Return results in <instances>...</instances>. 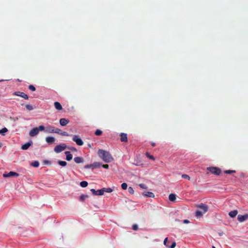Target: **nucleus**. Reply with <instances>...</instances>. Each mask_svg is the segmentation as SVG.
Wrapping results in <instances>:
<instances>
[{
    "instance_id": "f257e3e1",
    "label": "nucleus",
    "mask_w": 248,
    "mask_h": 248,
    "mask_svg": "<svg viewBox=\"0 0 248 248\" xmlns=\"http://www.w3.org/2000/svg\"><path fill=\"white\" fill-rule=\"evenodd\" d=\"M98 155L106 163H109L113 160L111 154L108 151L102 149H99L98 151Z\"/></svg>"
},
{
    "instance_id": "f03ea898",
    "label": "nucleus",
    "mask_w": 248,
    "mask_h": 248,
    "mask_svg": "<svg viewBox=\"0 0 248 248\" xmlns=\"http://www.w3.org/2000/svg\"><path fill=\"white\" fill-rule=\"evenodd\" d=\"M207 170L212 173L216 175H219L221 172L219 168L215 167H208Z\"/></svg>"
},
{
    "instance_id": "7ed1b4c3",
    "label": "nucleus",
    "mask_w": 248,
    "mask_h": 248,
    "mask_svg": "<svg viewBox=\"0 0 248 248\" xmlns=\"http://www.w3.org/2000/svg\"><path fill=\"white\" fill-rule=\"evenodd\" d=\"M66 148V145L65 144L63 143L61 144L58 145L56 146L54 148V151L57 153H59L63 150H64Z\"/></svg>"
},
{
    "instance_id": "20e7f679",
    "label": "nucleus",
    "mask_w": 248,
    "mask_h": 248,
    "mask_svg": "<svg viewBox=\"0 0 248 248\" xmlns=\"http://www.w3.org/2000/svg\"><path fill=\"white\" fill-rule=\"evenodd\" d=\"M196 207L201 209L203 214L206 213L208 210V206L205 204L201 203L196 205Z\"/></svg>"
},
{
    "instance_id": "39448f33",
    "label": "nucleus",
    "mask_w": 248,
    "mask_h": 248,
    "mask_svg": "<svg viewBox=\"0 0 248 248\" xmlns=\"http://www.w3.org/2000/svg\"><path fill=\"white\" fill-rule=\"evenodd\" d=\"M72 139L79 146H82L83 144V141L78 135H74Z\"/></svg>"
},
{
    "instance_id": "423d86ee",
    "label": "nucleus",
    "mask_w": 248,
    "mask_h": 248,
    "mask_svg": "<svg viewBox=\"0 0 248 248\" xmlns=\"http://www.w3.org/2000/svg\"><path fill=\"white\" fill-rule=\"evenodd\" d=\"M13 94L15 95L20 96V97L24 98V99H26V100L29 99L28 95L23 92L17 91V92H14Z\"/></svg>"
},
{
    "instance_id": "0eeeda50",
    "label": "nucleus",
    "mask_w": 248,
    "mask_h": 248,
    "mask_svg": "<svg viewBox=\"0 0 248 248\" xmlns=\"http://www.w3.org/2000/svg\"><path fill=\"white\" fill-rule=\"evenodd\" d=\"M19 176V174L18 173L14 172V171H10L9 172L7 173H4L3 174V176L5 178L10 177H18Z\"/></svg>"
},
{
    "instance_id": "6e6552de",
    "label": "nucleus",
    "mask_w": 248,
    "mask_h": 248,
    "mask_svg": "<svg viewBox=\"0 0 248 248\" xmlns=\"http://www.w3.org/2000/svg\"><path fill=\"white\" fill-rule=\"evenodd\" d=\"M39 133V129L37 127L32 128L29 133V135L31 137H34Z\"/></svg>"
},
{
    "instance_id": "1a4fd4ad",
    "label": "nucleus",
    "mask_w": 248,
    "mask_h": 248,
    "mask_svg": "<svg viewBox=\"0 0 248 248\" xmlns=\"http://www.w3.org/2000/svg\"><path fill=\"white\" fill-rule=\"evenodd\" d=\"M248 219V214H246L244 215H238L237 219L239 222H243Z\"/></svg>"
},
{
    "instance_id": "9d476101",
    "label": "nucleus",
    "mask_w": 248,
    "mask_h": 248,
    "mask_svg": "<svg viewBox=\"0 0 248 248\" xmlns=\"http://www.w3.org/2000/svg\"><path fill=\"white\" fill-rule=\"evenodd\" d=\"M46 142L49 144H52L54 143L55 139L52 137H47L46 138Z\"/></svg>"
},
{
    "instance_id": "9b49d317",
    "label": "nucleus",
    "mask_w": 248,
    "mask_h": 248,
    "mask_svg": "<svg viewBox=\"0 0 248 248\" xmlns=\"http://www.w3.org/2000/svg\"><path fill=\"white\" fill-rule=\"evenodd\" d=\"M32 144V141L26 142L22 145L21 149L24 150H27Z\"/></svg>"
},
{
    "instance_id": "f8f14e48",
    "label": "nucleus",
    "mask_w": 248,
    "mask_h": 248,
    "mask_svg": "<svg viewBox=\"0 0 248 248\" xmlns=\"http://www.w3.org/2000/svg\"><path fill=\"white\" fill-rule=\"evenodd\" d=\"M69 122V121L65 118H61L60 120V124L62 126L66 125Z\"/></svg>"
},
{
    "instance_id": "ddd939ff",
    "label": "nucleus",
    "mask_w": 248,
    "mask_h": 248,
    "mask_svg": "<svg viewBox=\"0 0 248 248\" xmlns=\"http://www.w3.org/2000/svg\"><path fill=\"white\" fill-rule=\"evenodd\" d=\"M143 195L145 197H150V198H154L155 194L152 192L149 191H145L142 193Z\"/></svg>"
},
{
    "instance_id": "4468645a",
    "label": "nucleus",
    "mask_w": 248,
    "mask_h": 248,
    "mask_svg": "<svg viewBox=\"0 0 248 248\" xmlns=\"http://www.w3.org/2000/svg\"><path fill=\"white\" fill-rule=\"evenodd\" d=\"M46 131L48 133H54V127L51 125H48L46 126Z\"/></svg>"
},
{
    "instance_id": "2eb2a0df",
    "label": "nucleus",
    "mask_w": 248,
    "mask_h": 248,
    "mask_svg": "<svg viewBox=\"0 0 248 248\" xmlns=\"http://www.w3.org/2000/svg\"><path fill=\"white\" fill-rule=\"evenodd\" d=\"M121 141L122 142H126L127 141V134L125 133L121 134Z\"/></svg>"
},
{
    "instance_id": "dca6fc26",
    "label": "nucleus",
    "mask_w": 248,
    "mask_h": 248,
    "mask_svg": "<svg viewBox=\"0 0 248 248\" xmlns=\"http://www.w3.org/2000/svg\"><path fill=\"white\" fill-rule=\"evenodd\" d=\"M65 154L66 155V159L67 161H70L72 160L73 155L69 151H66L65 152Z\"/></svg>"
},
{
    "instance_id": "f3484780",
    "label": "nucleus",
    "mask_w": 248,
    "mask_h": 248,
    "mask_svg": "<svg viewBox=\"0 0 248 248\" xmlns=\"http://www.w3.org/2000/svg\"><path fill=\"white\" fill-rule=\"evenodd\" d=\"M54 106L55 108L57 110H61L62 109V105L58 102H55L54 103Z\"/></svg>"
},
{
    "instance_id": "a211bd4d",
    "label": "nucleus",
    "mask_w": 248,
    "mask_h": 248,
    "mask_svg": "<svg viewBox=\"0 0 248 248\" xmlns=\"http://www.w3.org/2000/svg\"><path fill=\"white\" fill-rule=\"evenodd\" d=\"M237 213H238V212L237 210H233V211H231V212H229V215L231 217L233 218V217H236Z\"/></svg>"
},
{
    "instance_id": "6ab92c4d",
    "label": "nucleus",
    "mask_w": 248,
    "mask_h": 248,
    "mask_svg": "<svg viewBox=\"0 0 248 248\" xmlns=\"http://www.w3.org/2000/svg\"><path fill=\"white\" fill-rule=\"evenodd\" d=\"M74 161L77 163L83 162V159L81 157H76L74 158Z\"/></svg>"
},
{
    "instance_id": "aec40b11",
    "label": "nucleus",
    "mask_w": 248,
    "mask_h": 248,
    "mask_svg": "<svg viewBox=\"0 0 248 248\" xmlns=\"http://www.w3.org/2000/svg\"><path fill=\"white\" fill-rule=\"evenodd\" d=\"M169 199L170 201L171 202H173L176 199V195L174 194L171 193V194H170V195L169 196Z\"/></svg>"
},
{
    "instance_id": "412c9836",
    "label": "nucleus",
    "mask_w": 248,
    "mask_h": 248,
    "mask_svg": "<svg viewBox=\"0 0 248 248\" xmlns=\"http://www.w3.org/2000/svg\"><path fill=\"white\" fill-rule=\"evenodd\" d=\"M102 164L99 162H94L93 163V169L99 168L101 166Z\"/></svg>"
},
{
    "instance_id": "4be33fe9",
    "label": "nucleus",
    "mask_w": 248,
    "mask_h": 248,
    "mask_svg": "<svg viewBox=\"0 0 248 248\" xmlns=\"http://www.w3.org/2000/svg\"><path fill=\"white\" fill-rule=\"evenodd\" d=\"M103 190L104 191V193L105 192H108V193H110L113 191V189L111 188H103Z\"/></svg>"
},
{
    "instance_id": "5701e85b",
    "label": "nucleus",
    "mask_w": 248,
    "mask_h": 248,
    "mask_svg": "<svg viewBox=\"0 0 248 248\" xmlns=\"http://www.w3.org/2000/svg\"><path fill=\"white\" fill-rule=\"evenodd\" d=\"M88 185V183L87 181H82L80 183V186L82 187H86Z\"/></svg>"
},
{
    "instance_id": "b1692460",
    "label": "nucleus",
    "mask_w": 248,
    "mask_h": 248,
    "mask_svg": "<svg viewBox=\"0 0 248 248\" xmlns=\"http://www.w3.org/2000/svg\"><path fill=\"white\" fill-rule=\"evenodd\" d=\"M145 155L149 159H151L152 160H155V158L154 157V156L153 155H150V154L149 153L146 152V154H145Z\"/></svg>"
},
{
    "instance_id": "393cba45",
    "label": "nucleus",
    "mask_w": 248,
    "mask_h": 248,
    "mask_svg": "<svg viewBox=\"0 0 248 248\" xmlns=\"http://www.w3.org/2000/svg\"><path fill=\"white\" fill-rule=\"evenodd\" d=\"M31 165L32 166V167H35V168H37L38 167H39V163L38 161H35L33 162H32L31 163Z\"/></svg>"
},
{
    "instance_id": "a878e982",
    "label": "nucleus",
    "mask_w": 248,
    "mask_h": 248,
    "mask_svg": "<svg viewBox=\"0 0 248 248\" xmlns=\"http://www.w3.org/2000/svg\"><path fill=\"white\" fill-rule=\"evenodd\" d=\"M195 215L197 217H201L203 215V213L201 211H197L195 213Z\"/></svg>"
},
{
    "instance_id": "bb28decb",
    "label": "nucleus",
    "mask_w": 248,
    "mask_h": 248,
    "mask_svg": "<svg viewBox=\"0 0 248 248\" xmlns=\"http://www.w3.org/2000/svg\"><path fill=\"white\" fill-rule=\"evenodd\" d=\"M58 164L62 167H64L67 165V163L66 161H59Z\"/></svg>"
},
{
    "instance_id": "cd10ccee",
    "label": "nucleus",
    "mask_w": 248,
    "mask_h": 248,
    "mask_svg": "<svg viewBox=\"0 0 248 248\" xmlns=\"http://www.w3.org/2000/svg\"><path fill=\"white\" fill-rule=\"evenodd\" d=\"M84 168L86 169H91L92 170H93L94 169H93V164L86 165L84 166Z\"/></svg>"
},
{
    "instance_id": "c85d7f7f",
    "label": "nucleus",
    "mask_w": 248,
    "mask_h": 248,
    "mask_svg": "<svg viewBox=\"0 0 248 248\" xmlns=\"http://www.w3.org/2000/svg\"><path fill=\"white\" fill-rule=\"evenodd\" d=\"M182 178H184V179H187L188 180H190V176L187 175V174H182Z\"/></svg>"
},
{
    "instance_id": "c756f323",
    "label": "nucleus",
    "mask_w": 248,
    "mask_h": 248,
    "mask_svg": "<svg viewBox=\"0 0 248 248\" xmlns=\"http://www.w3.org/2000/svg\"><path fill=\"white\" fill-rule=\"evenodd\" d=\"M25 107L27 108V109L29 110H32L33 109V107L31 105H26L25 106Z\"/></svg>"
},
{
    "instance_id": "7c9ffc66",
    "label": "nucleus",
    "mask_w": 248,
    "mask_h": 248,
    "mask_svg": "<svg viewBox=\"0 0 248 248\" xmlns=\"http://www.w3.org/2000/svg\"><path fill=\"white\" fill-rule=\"evenodd\" d=\"M8 131V129L4 127L2 128V129L0 130V134H1L2 135H4V134Z\"/></svg>"
},
{
    "instance_id": "2f4dec72",
    "label": "nucleus",
    "mask_w": 248,
    "mask_h": 248,
    "mask_svg": "<svg viewBox=\"0 0 248 248\" xmlns=\"http://www.w3.org/2000/svg\"><path fill=\"white\" fill-rule=\"evenodd\" d=\"M102 134V131L100 129H97L95 132V134L96 136H100Z\"/></svg>"
},
{
    "instance_id": "473e14b6",
    "label": "nucleus",
    "mask_w": 248,
    "mask_h": 248,
    "mask_svg": "<svg viewBox=\"0 0 248 248\" xmlns=\"http://www.w3.org/2000/svg\"><path fill=\"white\" fill-rule=\"evenodd\" d=\"M236 171L235 170H226L224 171V172L226 174H231L232 173H235Z\"/></svg>"
},
{
    "instance_id": "72a5a7b5",
    "label": "nucleus",
    "mask_w": 248,
    "mask_h": 248,
    "mask_svg": "<svg viewBox=\"0 0 248 248\" xmlns=\"http://www.w3.org/2000/svg\"><path fill=\"white\" fill-rule=\"evenodd\" d=\"M121 187L123 189L125 190L127 188V185L125 183H124L121 185Z\"/></svg>"
},
{
    "instance_id": "f704fd0d",
    "label": "nucleus",
    "mask_w": 248,
    "mask_h": 248,
    "mask_svg": "<svg viewBox=\"0 0 248 248\" xmlns=\"http://www.w3.org/2000/svg\"><path fill=\"white\" fill-rule=\"evenodd\" d=\"M97 195H99V196L103 195L104 193L103 188H102L101 189L97 190Z\"/></svg>"
},
{
    "instance_id": "c9c22d12",
    "label": "nucleus",
    "mask_w": 248,
    "mask_h": 248,
    "mask_svg": "<svg viewBox=\"0 0 248 248\" xmlns=\"http://www.w3.org/2000/svg\"><path fill=\"white\" fill-rule=\"evenodd\" d=\"M128 191L129 193H130L131 194H133L134 193V189L131 186H130L128 188Z\"/></svg>"
},
{
    "instance_id": "e433bc0d",
    "label": "nucleus",
    "mask_w": 248,
    "mask_h": 248,
    "mask_svg": "<svg viewBox=\"0 0 248 248\" xmlns=\"http://www.w3.org/2000/svg\"><path fill=\"white\" fill-rule=\"evenodd\" d=\"M139 186L142 189H147L148 188L147 186L144 184H139Z\"/></svg>"
},
{
    "instance_id": "4c0bfd02",
    "label": "nucleus",
    "mask_w": 248,
    "mask_h": 248,
    "mask_svg": "<svg viewBox=\"0 0 248 248\" xmlns=\"http://www.w3.org/2000/svg\"><path fill=\"white\" fill-rule=\"evenodd\" d=\"M29 89L31 90V91H35L36 89L34 86L32 85H30L29 86Z\"/></svg>"
},
{
    "instance_id": "58836bf2",
    "label": "nucleus",
    "mask_w": 248,
    "mask_h": 248,
    "mask_svg": "<svg viewBox=\"0 0 248 248\" xmlns=\"http://www.w3.org/2000/svg\"><path fill=\"white\" fill-rule=\"evenodd\" d=\"M54 133H57V134H61V130L59 128H55L54 127Z\"/></svg>"
},
{
    "instance_id": "ea45409f",
    "label": "nucleus",
    "mask_w": 248,
    "mask_h": 248,
    "mask_svg": "<svg viewBox=\"0 0 248 248\" xmlns=\"http://www.w3.org/2000/svg\"><path fill=\"white\" fill-rule=\"evenodd\" d=\"M91 191L93 193V194H94L95 195H97V191L96 190H95L94 189H91Z\"/></svg>"
},
{
    "instance_id": "a19ab883",
    "label": "nucleus",
    "mask_w": 248,
    "mask_h": 248,
    "mask_svg": "<svg viewBox=\"0 0 248 248\" xmlns=\"http://www.w3.org/2000/svg\"><path fill=\"white\" fill-rule=\"evenodd\" d=\"M61 135H62V136H69V135L68 134L67 132H62L61 133Z\"/></svg>"
},
{
    "instance_id": "79ce46f5",
    "label": "nucleus",
    "mask_w": 248,
    "mask_h": 248,
    "mask_svg": "<svg viewBox=\"0 0 248 248\" xmlns=\"http://www.w3.org/2000/svg\"><path fill=\"white\" fill-rule=\"evenodd\" d=\"M38 128L39 131H43L45 130V127L43 125H40Z\"/></svg>"
},
{
    "instance_id": "37998d69",
    "label": "nucleus",
    "mask_w": 248,
    "mask_h": 248,
    "mask_svg": "<svg viewBox=\"0 0 248 248\" xmlns=\"http://www.w3.org/2000/svg\"><path fill=\"white\" fill-rule=\"evenodd\" d=\"M132 229L134 230H137L138 229V226L136 224H134L133 226H132Z\"/></svg>"
},
{
    "instance_id": "c03bdc74",
    "label": "nucleus",
    "mask_w": 248,
    "mask_h": 248,
    "mask_svg": "<svg viewBox=\"0 0 248 248\" xmlns=\"http://www.w3.org/2000/svg\"><path fill=\"white\" fill-rule=\"evenodd\" d=\"M175 246H176V243L174 242L172 243L171 246H169V247L170 248H175Z\"/></svg>"
},
{
    "instance_id": "a18cd8bd",
    "label": "nucleus",
    "mask_w": 248,
    "mask_h": 248,
    "mask_svg": "<svg viewBox=\"0 0 248 248\" xmlns=\"http://www.w3.org/2000/svg\"><path fill=\"white\" fill-rule=\"evenodd\" d=\"M167 241H168V238H166L164 241V244L165 246H166L167 247H169V245H168L167 244Z\"/></svg>"
},
{
    "instance_id": "49530a36",
    "label": "nucleus",
    "mask_w": 248,
    "mask_h": 248,
    "mask_svg": "<svg viewBox=\"0 0 248 248\" xmlns=\"http://www.w3.org/2000/svg\"><path fill=\"white\" fill-rule=\"evenodd\" d=\"M102 167L107 169L108 168L109 166L108 164H105L102 165Z\"/></svg>"
},
{
    "instance_id": "de8ad7c7",
    "label": "nucleus",
    "mask_w": 248,
    "mask_h": 248,
    "mask_svg": "<svg viewBox=\"0 0 248 248\" xmlns=\"http://www.w3.org/2000/svg\"><path fill=\"white\" fill-rule=\"evenodd\" d=\"M87 197H88V196H87V195H81V197H80L81 199H84V198H87Z\"/></svg>"
},
{
    "instance_id": "09e8293b",
    "label": "nucleus",
    "mask_w": 248,
    "mask_h": 248,
    "mask_svg": "<svg viewBox=\"0 0 248 248\" xmlns=\"http://www.w3.org/2000/svg\"><path fill=\"white\" fill-rule=\"evenodd\" d=\"M189 222V221L187 219H185L183 220L184 223H188Z\"/></svg>"
},
{
    "instance_id": "8fccbe9b",
    "label": "nucleus",
    "mask_w": 248,
    "mask_h": 248,
    "mask_svg": "<svg viewBox=\"0 0 248 248\" xmlns=\"http://www.w3.org/2000/svg\"><path fill=\"white\" fill-rule=\"evenodd\" d=\"M72 151H76L77 150L75 147H71L69 148Z\"/></svg>"
},
{
    "instance_id": "3c124183",
    "label": "nucleus",
    "mask_w": 248,
    "mask_h": 248,
    "mask_svg": "<svg viewBox=\"0 0 248 248\" xmlns=\"http://www.w3.org/2000/svg\"><path fill=\"white\" fill-rule=\"evenodd\" d=\"M151 145L153 147H155V143L154 142H152Z\"/></svg>"
},
{
    "instance_id": "603ef678",
    "label": "nucleus",
    "mask_w": 248,
    "mask_h": 248,
    "mask_svg": "<svg viewBox=\"0 0 248 248\" xmlns=\"http://www.w3.org/2000/svg\"><path fill=\"white\" fill-rule=\"evenodd\" d=\"M1 147V143H0V147Z\"/></svg>"
},
{
    "instance_id": "864d4df0",
    "label": "nucleus",
    "mask_w": 248,
    "mask_h": 248,
    "mask_svg": "<svg viewBox=\"0 0 248 248\" xmlns=\"http://www.w3.org/2000/svg\"><path fill=\"white\" fill-rule=\"evenodd\" d=\"M212 248H216L214 246H213Z\"/></svg>"
},
{
    "instance_id": "5fc2aeb1",
    "label": "nucleus",
    "mask_w": 248,
    "mask_h": 248,
    "mask_svg": "<svg viewBox=\"0 0 248 248\" xmlns=\"http://www.w3.org/2000/svg\"><path fill=\"white\" fill-rule=\"evenodd\" d=\"M17 80H18V81H20V79H17Z\"/></svg>"
}]
</instances>
